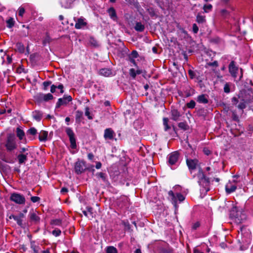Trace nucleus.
<instances>
[{
  "instance_id": "ddd939ff",
  "label": "nucleus",
  "mask_w": 253,
  "mask_h": 253,
  "mask_svg": "<svg viewBox=\"0 0 253 253\" xmlns=\"http://www.w3.org/2000/svg\"><path fill=\"white\" fill-rule=\"evenodd\" d=\"M92 208L91 207L86 208V210L83 211L84 214L88 219H91L94 217V213L92 212Z\"/></svg>"
},
{
  "instance_id": "9d476101",
  "label": "nucleus",
  "mask_w": 253,
  "mask_h": 253,
  "mask_svg": "<svg viewBox=\"0 0 253 253\" xmlns=\"http://www.w3.org/2000/svg\"><path fill=\"white\" fill-rule=\"evenodd\" d=\"M186 163L189 169L191 170L196 168L198 164V161L197 159H187Z\"/></svg>"
},
{
  "instance_id": "a878e982",
  "label": "nucleus",
  "mask_w": 253,
  "mask_h": 253,
  "mask_svg": "<svg viewBox=\"0 0 253 253\" xmlns=\"http://www.w3.org/2000/svg\"><path fill=\"white\" fill-rule=\"evenodd\" d=\"M196 21L199 23H203L206 21L205 16L198 14L196 17Z\"/></svg>"
},
{
  "instance_id": "20e7f679",
  "label": "nucleus",
  "mask_w": 253,
  "mask_h": 253,
  "mask_svg": "<svg viewBox=\"0 0 253 253\" xmlns=\"http://www.w3.org/2000/svg\"><path fill=\"white\" fill-rule=\"evenodd\" d=\"M169 165L171 168L173 166H176L179 159V154L177 152H174L170 153L168 156Z\"/></svg>"
},
{
  "instance_id": "3c124183",
  "label": "nucleus",
  "mask_w": 253,
  "mask_h": 253,
  "mask_svg": "<svg viewBox=\"0 0 253 253\" xmlns=\"http://www.w3.org/2000/svg\"><path fill=\"white\" fill-rule=\"evenodd\" d=\"M122 201L124 202V205H122L121 208H123V206H126L127 205L128 199L126 197L122 198Z\"/></svg>"
},
{
  "instance_id": "09e8293b",
  "label": "nucleus",
  "mask_w": 253,
  "mask_h": 253,
  "mask_svg": "<svg viewBox=\"0 0 253 253\" xmlns=\"http://www.w3.org/2000/svg\"><path fill=\"white\" fill-rule=\"evenodd\" d=\"M200 224L199 222H196L193 223L192 228L193 229L196 230L200 226Z\"/></svg>"
},
{
  "instance_id": "393cba45",
  "label": "nucleus",
  "mask_w": 253,
  "mask_h": 253,
  "mask_svg": "<svg viewBox=\"0 0 253 253\" xmlns=\"http://www.w3.org/2000/svg\"><path fill=\"white\" fill-rule=\"evenodd\" d=\"M30 219L35 222H38L40 220L39 217L34 212L30 213Z\"/></svg>"
},
{
  "instance_id": "72a5a7b5",
  "label": "nucleus",
  "mask_w": 253,
  "mask_h": 253,
  "mask_svg": "<svg viewBox=\"0 0 253 253\" xmlns=\"http://www.w3.org/2000/svg\"><path fill=\"white\" fill-rule=\"evenodd\" d=\"M53 98V95L51 93H47L43 95V99L44 101H47L48 100L52 99Z\"/></svg>"
},
{
  "instance_id": "b1692460",
  "label": "nucleus",
  "mask_w": 253,
  "mask_h": 253,
  "mask_svg": "<svg viewBox=\"0 0 253 253\" xmlns=\"http://www.w3.org/2000/svg\"><path fill=\"white\" fill-rule=\"evenodd\" d=\"M134 29L138 32H142L144 30V26L140 22L136 23Z\"/></svg>"
},
{
  "instance_id": "338daca9",
  "label": "nucleus",
  "mask_w": 253,
  "mask_h": 253,
  "mask_svg": "<svg viewBox=\"0 0 253 253\" xmlns=\"http://www.w3.org/2000/svg\"><path fill=\"white\" fill-rule=\"evenodd\" d=\"M204 152L207 155H209L210 153V151L208 150L204 149Z\"/></svg>"
},
{
  "instance_id": "0eeeda50",
  "label": "nucleus",
  "mask_w": 253,
  "mask_h": 253,
  "mask_svg": "<svg viewBox=\"0 0 253 253\" xmlns=\"http://www.w3.org/2000/svg\"><path fill=\"white\" fill-rule=\"evenodd\" d=\"M66 132L68 136L69 137L70 143H71V147L73 149H75L76 148V138L75 137V134L72 129L70 127H67L66 129Z\"/></svg>"
},
{
  "instance_id": "f8f14e48",
  "label": "nucleus",
  "mask_w": 253,
  "mask_h": 253,
  "mask_svg": "<svg viewBox=\"0 0 253 253\" xmlns=\"http://www.w3.org/2000/svg\"><path fill=\"white\" fill-rule=\"evenodd\" d=\"M86 25V22H85V19L83 17H81L78 19L75 27L77 29H80L84 28Z\"/></svg>"
},
{
  "instance_id": "13d9d810",
  "label": "nucleus",
  "mask_w": 253,
  "mask_h": 253,
  "mask_svg": "<svg viewBox=\"0 0 253 253\" xmlns=\"http://www.w3.org/2000/svg\"><path fill=\"white\" fill-rule=\"evenodd\" d=\"M188 74L192 79L194 78V77L195 76V73H194V71L190 70L188 71Z\"/></svg>"
},
{
  "instance_id": "864d4df0",
  "label": "nucleus",
  "mask_w": 253,
  "mask_h": 253,
  "mask_svg": "<svg viewBox=\"0 0 253 253\" xmlns=\"http://www.w3.org/2000/svg\"><path fill=\"white\" fill-rule=\"evenodd\" d=\"M238 102V99L236 97H233L232 98V103L233 105H236Z\"/></svg>"
},
{
  "instance_id": "49530a36",
  "label": "nucleus",
  "mask_w": 253,
  "mask_h": 253,
  "mask_svg": "<svg viewBox=\"0 0 253 253\" xmlns=\"http://www.w3.org/2000/svg\"><path fill=\"white\" fill-rule=\"evenodd\" d=\"M40 200V197H37V196H33V197H32L31 198V200L33 203L37 202L39 201V200Z\"/></svg>"
},
{
  "instance_id": "7ed1b4c3",
  "label": "nucleus",
  "mask_w": 253,
  "mask_h": 253,
  "mask_svg": "<svg viewBox=\"0 0 253 253\" xmlns=\"http://www.w3.org/2000/svg\"><path fill=\"white\" fill-rule=\"evenodd\" d=\"M168 198L174 205L175 209H177L178 206L177 205V201L180 202H182L184 200L185 197L180 193H174L173 190H170L168 192Z\"/></svg>"
},
{
  "instance_id": "6e6552de",
  "label": "nucleus",
  "mask_w": 253,
  "mask_h": 253,
  "mask_svg": "<svg viewBox=\"0 0 253 253\" xmlns=\"http://www.w3.org/2000/svg\"><path fill=\"white\" fill-rule=\"evenodd\" d=\"M72 97L70 95L64 96L62 98L58 99L56 104V107H59L61 105H65L72 100Z\"/></svg>"
},
{
  "instance_id": "a18cd8bd",
  "label": "nucleus",
  "mask_w": 253,
  "mask_h": 253,
  "mask_svg": "<svg viewBox=\"0 0 253 253\" xmlns=\"http://www.w3.org/2000/svg\"><path fill=\"white\" fill-rule=\"evenodd\" d=\"M61 231L59 229H55L52 231V234L55 236H58L61 234Z\"/></svg>"
},
{
  "instance_id": "a19ab883",
  "label": "nucleus",
  "mask_w": 253,
  "mask_h": 253,
  "mask_svg": "<svg viewBox=\"0 0 253 253\" xmlns=\"http://www.w3.org/2000/svg\"><path fill=\"white\" fill-rule=\"evenodd\" d=\"M129 74L133 78H135L136 76V73L135 69L131 68L129 70Z\"/></svg>"
},
{
  "instance_id": "cd10ccee",
  "label": "nucleus",
  "mask_w": 253,
  "mask_h": 253,
  "mask_svg": "<svg viewBox=\"0 0 253 253\" xmlns=\"http://www.w3.org/2000/svg\"><path fill=\"white\" fill-rule=\"evenodd\" d=\"M169 119L167 118L163 119V125L164 126V129L165 131H168L170 128V127L168 125Z\"/></svg>"
},
{
  "instance_id": "aec40b11",
  "label": "nucleus",
  "mask_w": 253,
  "mask_h": 253,
  "mask_svg": "<svg viewBox=\"0 0 253 253\" xmlns=\"http://www.w3.org/2000/svg\"><path fill=\"white\" fill-rule=\"evenodd\" d=\"M16 135L20 140H23L25 137V133L20 128L17 127L16 129Z\"/></svg>"
},
{
  "instance_id": "f3484780",
  "label": "nucleus",
  "mask_w": 253,
  "mask_h": 253,
  "mask_svg": "<svg viewBox=\"0 0 253 253\" xmlns=\"http://www.w3.org/2000/svg\"><path fill=\"white\" fill-rule=\"evenodd\" d=\"M24 217V214L23 213H20L18 216H15L14 215H11L9 216L10 219H13L15 221H16L17 224L19 225L22 224V218Z\"/></svg>"
},
{
  "instance_id": "0e129e2a",
  "label": "nucleus",
  "mask_w": 253,
  "mask_h": 253,
  "mask_svg": "<svg viewBox=\"0 0 253 253\" xmlns=\"http://www.w3.org/2000/svg\"><path fill=\"white\" fill-rule=\"evenodd\" d=\"M27 151H28L27 148L23 147V148H21L20 149V153H21V154H22V153H24Z\"/></svg>"
},
{
  "instance_id": "4d7b16f0",
  "label": "nucleus",
  "mask_w": 253,
  "mask_h": 253,
  "mask_svg": "<svg viewBox=\"0 0 253 253\" xmlns=\"http://www.w3.org/2000/svg\"><path fill=\"white\" fill-rule=\"evenodd\" d=\"M57 88L60 89V92L61 93H63L64 92L63 85L62 84H60L58 86H57Z\"/></svg>"
},
{
  "instance_id": "69168bd1",
  "label": "nucleus",
  "mask_w": 253,
  "mask_h": 253,
  "mask_svg": "<svg viewBox=\"0 0 253 253\" xmlns=\"http://www.w3.org/2000/svg\"><path fill=\"white\" fill-rule=\"evenodd\" d=\"M204 253L202 252H201L200 251H199V250H198L197 249H195L194 250V253Z\"/></svg>"
},
{
  "instance_id": "bf43d9fd",
  "label": "nucleus",
  "mask_w": 253,
  "mask_h": 253,
  "mask_svg": "<svg viewBox=\"0 0 253 253\" xmlns=\"http://www.w3.org/2000/svg\"><path fill=\"white\" fill-rule=\"evenodd\" d=\"M68 189L65 188V187H63L61 189V193H62V194H65L66 193H67L68 192Z\"/></svg>"
},
{
  "instance_id": "4c0bfd02",
  "label": "nucleus",
  "mask_w": 253,
  "mask_h": 253,
  "mask_svg": "<svg viewBox=\"0 0 253 253\" xmlns=\"http://www.w3.org/2000/svg\"><path fill=\"white\" fill-rule=\"evenodd\" d=\"M138 54L136 50H133L131 53L129 55V58H136L138 57Z\"/></svg>"
},
{
  "instance_id": "8fccbe9b",
  "label": "nucleus",
  "mask_w": 253,
  "mask_h": 253,
  "mask_svg": "<svg viewBox=\"0 0 253 253\" xmlns=\"http://www.w3.org/2000/svg\"><path fill=\"white\" fill-rule=\"evenodd\" d=\"M96 175L97 176V177L101 178L103 180H105V174H104V173H103L102 172L97 173L96 174Z\"/></svg>"
},
{
  "instance_id": "dca6fc26",
  "label": "nucleus",
  "mask_w": 253,
  "mask_h": 253,
  "mask_svg": "<svg viewBox=\"0 0 253 253\" xmlns=\"http://www.w3.org/2000/svg\"><path fill=\"white\" fill-rule=\"evenodd\" d=\"M208 96L206 94H201L197 97V101L199 103L207 104L208 103Z\"/></svg>"
},
{
  "instance_id": "e2e57ef3",
  "label": "nucleus",
  "mask_w": 253,
  "mask_h": 253,
  "mask_svg": "<svg viewBox=\"0 0 253 253\" xmlns=\"http://www.w3.org/2000/svg\"><path fill=\"white\" fill-rule=\"evenodd\" d=\"M101 166H102V165L100 162H97L95 167L97 169H99L101 168Z\"/></svg>"
},
{
  "instance_id": "7c9ffc66",
  "label": "nucleus",
  "mask_w": 253,
  "mask_h": 253,
  "mask_svg": "<svg viewBox=\"0 0 253 253\" xmlns=\"http://www.w3.org/2000/svg\"><path fill=\"white\" fill-rule=\"evenodd\" d=\"M212 6L211 4H205L203 6V10L205 12L208 13L211 10Z\"/></svg>"
},
{
  "instance_id": "de8ad7c7",
  "label": "nucleus",
  "mask_w": 253,
  "mask_h": 253,
  "mask_svg": "<svg viewBox=\"0 0 253 253\" xmlns=\"http://www.w3.org/2000/svg\"><path fill=\"white\" fill-rule=\"evenodd\" d=\"M193 28V31L195 34H196L198 33L199 28L197 25L196 24H194L192 26Z\"/></svg>"
},
{
  "instance_id": "e433bc0d",
  "label": "nucleus",
  "mask_w": 253,
  "mask_h": 253,
  "mask_svg": "<svg viewBox=\"0 0 253 253\" xmlns=\"http://www.w3.org/2000/svg\"><path fill=\"white\" fill-rule=\"evenodd\" d=\"M51 223V224H52L53 225L58 226V225H60L61 224V220L59 219H56L53 220Z\"/></svg>"
},
{
  "instance_id": "4be33fe9",
  "label": "nucleus",
  "mask_w": 253,
  "mask_h": 253,
  "mask_svg": "<svg viewBox=\"0 0 253 253\" xmlns=\"http://www.w3.org/2000/svg\"><path fill=\"white\" fill-rule=\"evenodd\" d=\"M48 133L45 131H41L39 134V140L41 141H45L47 139Z\"/></svg>"
},
{
  "instance_id": "6ab92c4d",
  "label": "nucleus",
  "mask_w": 253,
  "mask_h": 253,
  "mask_svg": "<svg viewBox=\"0 0 253 253\" xmlns=\"http://www.w3.org/2000/svg\"><path fill=\"white\" fill-rule=\"evenodd\" d=\"M171 119L174 121H177L178 120L180 116V113L176 109H173L171 111Z\"/></svg>"
},
{
  "instance_id": "412c9836",
  "label": "nucleus",
  "mask_w": 253,
  "mask_h": 253,
  "mask_svg": "<svg viewBox=\"0 0 253 253\" xmlns=\"http://www.w3.org/2000/svg\"><path fill=\"white\" fill-rule=\"evenodd\" d=\"M32 116L35 120L40 121L42 117V113L40 111H35L33 112Z\"/></svg>"
},
{
  "instance_id": "c03bdc74",
  "label": "nucleus",
  "mask_w": 253,
  "mask_h": 253,
  "mask_svg": "<svg viewBox=\"0 0 253 253\" xmlns=\"http://www.w3.org/2000/svg\"><path fill=\"white\" fill-rule=\"evenodd\" d=\"M85 115L90 120L92 119V117L90 115L89 108L87 107L85 108Z\"/></svg>"
},
{
  "instance_id": "f704fd0d",
  "label": "nucleus",
  "mask_w": 253,
  "mask_h": 253,
  "mask_svg": "<svg viewBox=\"0 0 253 253\" xmlns=\"http://www.w3.org/2000/svg\"><path fill=\"white\" fill-rule=\"evenodd\" d=\"M246 107L245 102L243 100L242 102H240V103L238 105L237 107L241 110H243Z\"/></svg>"
},
{
  "instance_id": "5701e85b",
  "label": "nucleus",
  "mask_w": 253,
  "mask_h": 253,
  "mask_svg": "<svg viewBox=\"0 0 253 253\" xmlns=\"http://www.w3.org/2000/svg\"><path fill=\"white\" fill-rule=\"evenodd\" d=\"M106 253H118V251L113 246H108L105 249Z\"/></svg>"
},
{
  "instance_id": "2f4dec72",
  "label": "nucleus",
  "mask_w": 253,
  "mask_h": 253,
  "mask_svg": "<svg viewBox=\"0 0 253 253\" xmlns=\"http://www.w3.org/2000/svg\"><path fill=\"white\" fill-rule=\"evenodd\" d=\"M83 112L80 111H77L76 112V119L77 122H80L83 117Z\"/></svg>"
},
{
  "instance_id": "58836bf2",
  "label": "nucleus",
  "mask_w": 253,
  "mask_h": 253,
  "mask_svg": "<svg viewBox=\"0 0 253 253\" xmlns=\"http://www.w3.org/2000/svg\"><path fill=\"white\" fill-rule=\"evenodd\" d=\"M224 91L225 93H228L230 92V84L229 83H226L224 86Z\"/></svg>"
},
{
  "instance_id": "473e14b6",
  "label": "nucleus",
  "mask_w": 253,
  "mask_h": 253,
  "mask_svg": "<svg viewBox=\"0 0 253 253\" xmlns=\"http://www.w3.org/2000/svg\"><path fill=\"white\" fill-rule=\"evenodd\" d=\"M61 4L62 6L65 8H70L71 6L70 3H68L67 0H61Z\"/></svg>"
},
{
  "instance_id": "c9c22d12",
  "label": "nucleus",
  "mask_w": 253,
  "mask_h": 253,
  "mask_svg": "<svg viewBox=\"0 0 253 253\" xmlns=\"http://www.w3.org/2000/svg\"><path fill=\"white\" fill-rule=\"evenodd\" d=\"M178 126L184 130H186L188 128L187 125L184 122H181L179 123Z\"/></svg>"
},
{
  "instance_id": "f03ea898",
  "label": "nucleus",
  "mask_w": 253,
  "mask_h": 253,
  "mask_svg": "<svg viewBox=\"0 0 253 253\" xmlns=\"http://www.w3.org/2000/svg\"><path fill=\"white\" fill-rule=\"evenodd\" d=\"M5 147L7 152H12L17 147V140L13 134H9L6 138Z\"/></svg>"
},
{
  "instance_id": "680f3d73",
  "label": "nucleus",
  "mask_w": 253,
  "mask_h": 253,
  "mask_svg": "<svg viewBox=\"0 0 253 253\" xmlns=\"http://www.w3.org/2000/svg\"><path fill=\"white\" fill-rule=\"evenodd\" d=\"M87 157L89 160H92L94 158V155L92 153H89L87 155Z\"/></svg>"
},
{
  "instance_id": "052dcab7",
  "label": "nucleus",
  "mask_w": 253,
  "mask_h": 253,
  "mask_svg": "<svg viewBox=\"0 0 253 253\" xmlns=\"http://www.w3.org/2000/svg\"><path fill=\"white\" fill-rule=\"evenodd\" d=\"M129 61L131 63H132L134 66H136V62L134 60L135 58H129Z\"/></svg>"
},
{
  "instance_id": "603ef678",
  "label": "nucleus",
  "mask_w": 253,
  "mask_h": 253,
  "mask_svg": "<svg viewBox=\"0 0 253 253\" xmlns=\"http://www.w3.org/2000/svg\"><path fill=\"white\" fill-rule=\"evenodd\" d=\"M51 83L50 82H44L43 83V85L44 86V89L46 90L47 87Z\"/></svg>"
},
{
  "instance_id": "6e6d98bb",
  "label": "nucleus",
  "mask_w": 253,
  "mask_h": 253,
  "mask_svg": "<svg viewBox=\"0 0 253 253\" xmlns=\"http://www.w3.org/2000/svg\"><path fill=\"white\" fill-rule=\"evenodd\" d=\"M31 248L33 249V250L34 251V252L35 253H38V247H37L36 246L32 244Z\"/></svg>"
},
{
  "instance_id": "f257e3e1",
  "label": "nucleus",
  "mask_w": 253,
  "mask_h": 253,
  "mask_svg": "<svg viewBox=\"0 0 253 253\" xmlns=\"http://www.w3.org/2000/svg\"><path fill=\"white\" fill-rule=\"evenodd\" d=\"M197 178L199 185L202 186L201 191L204 194H206L210 190L209 179L206 177L204 172L201 169H199L198 171Z\"/></svg>"
},
{
  "instance_id": "5fc2aeb1",
  "label": "nucleus",
  "mask_w": 253,
  "mask_h": 253,
  "mask_svg": "<svg viewBox=\"0 0 253 253\" xmlns=\"http://www.w3.org/2000/svg\"><path fill=\"white\" fill-rule=\"evenodd\" d=\"M56 88H57V86L53 84L51 86L50 91L52 93H54L55 92V90Z\"/></svg>"
},
{
  "instance_id": "bb28decb",
  "label": "nucleus",
  "mask_w": 253,
  "mask_h": 253,
  "mask_svg": "<svg viewBox=\"0 0 253 253\" xmlns=\"http://www.w3.org/2000/svg\"><path fill=\"white\" fill-rule=\"evenodd\" d=\"M16 48L20 53L24 52L25 50L24 46L21 43H17L16 45Z\"/></svg>"
},
{
  "instance_id": "37998d69",
  "label": "nucleus",
  "mask_w": 253,
  "mask_h": 253,
  "mask_svg": "<svg viewBox=\"0 0 253 253\" xmlns=\"http://www.w3.org/2000/svg\"><path fill=\"white\" fill-rule=\"evenodd\" d=\"M195 106V102L193 100H191L187 104V107L189 108H193Z\"/></svg>"
},
{
  "instance_id": "423d86ee",
  "label": "nucleus",
  "mask_w": 253,
  "mask_h": 253,
  "mask_svg": "<svg viewBox=\"0 0 253 253\" xmlns=\"http://www.w3.org/2000/svg\"><path fill=\"white\" fill-rule=\"evenodd\" d=\"M10 200L18 204H24L25 203V197L18 193H13L11 195Z\"/></svg>"
},
{
  "instance_id": "79ce46f5",
  "label": "nucleus",
  "mask_w": 253,
  "mask_h": 253,
  "mask_svg": "<svg viewBox=\"0 0 253 253\" xmlns=\"http://www.w3.org/2000/svg\"><path fill=\"white\" fill-rule=\"evenodd\" d=\"M25 12V9L23 7H20L18 9V14L20 16L22 17Z\"/></svg>"
},
{
  "instance_id": "a211bd4d",
  "label": "nucleus",
  "mask_w": 253,
  "mask_h": 253,
  "mask_svg": "<svg viewBox=\"0 0 253 253\" xmlns=\"http://www.w3.org/2000/svg\"><path fill=\"white\" fill-rule=\"evenodd\" d=\"M28 153L26 154H20L17 156L18 163L19 164H22L25 163L27 160Z\"/></svg>"
},
{
  "instance_id": "c756f323",
  "label": "nucleus",
  "mask_w": 253,
  "mask_h": 253,
  "mask_svg": "<svg viewBox=\"0 0 253 253\" xmlns=\"http://www.w3.org/2000/svg\"><path fill=\"white\" fill-rule=\"evenodd\" d=\"M108 12L111 18L114 20L116 18V14L115 9L113 8H110L108 10Z\"/></svg>"
},
{
  "instance_id": "774afa93",
  "label": "nucleus",
  "mask_w": 253,
  "mask_h": 253,
  "mask_svg": "<svg viewBox=\"0 0 253 253\" xmlns=\"http://www.w3.org/2000/svg\"><path fill=\"white\" fill-rule=\"evenodd\" d=\"M135 71H136V75L137 74L139 75L142 73V71L139 69H137V70H135Z\"/></svg>"
},
{
  "instance_id": "39448f33",
  "label": "nucleus",
  "mask_w": 253,
  "mask_h": 253,
  "mask_svg": "<svg viewBox=\"0 0 253 253\" xmlns=\"http://www.w3.org/2000/svg\"><path fill=\"white\" fill-rule=\"evenodd\" d=\"M75 171L79 174L83 172L86 169V165L84 161L83 160L78 161L75 164Z\"/></svg>"
},
{
  "instance_id": "4468645a",
  "label": "nucleus",
  "mask_w": 253,
  "mask_h": 253,
  "mask_svg": "<svg viewBox=\"0 0 253 253\" xmlns=\"http://www.w3.org/2000/svg\"><path fill=\"white\" fill-rule=\"evenodd\" d=\"M236 186L232 184L231 182L227 183L225 187L226 191L228 193H231L235 191L236 189Z\"/></svg>"
},
{
  "instance_id": "9b49d317",
  "label": "nucleus",
  "mask_w": 253,
  "mask_h": 253,
  "mask_svg": "<svg viewBox=\"0 0 253 253\" xmlns=\"http://www.w3.org/2000/svg\"><path fill=\"white\" fill-rule=\"evenodd\" d=\"M115 135V133L114 131L110 128H106L104 130V137L105 139H112L114 136Z\"/></svg>"
},
{
  "instance_id": "ea45409f",
  "label": "nucleus",
  "mask_w": 253,
  "mask_h": 253,
  "mask_svg": "<svg viewBox=\"0 0 253 253\" xmlns=\"http://www.w3.org/2000/svg\"><path fill=\"white\" fill-rule=\"evenodd\" d=\"M27 132H28V133H29L30 134H31L32 135H35L37 133V130L34 127H32V128H30L28 130Z\"/></svg>"
},
{
  "instance_id": "2eb2a0df",
  "label": "nucleus",
  "mask_w": 253,
  "mask_h": 253,
  "mask_svg": "<svg viewBox=\"0 0 253 253\" xmlns=\"http://www.w3.org/2000/svg\"><path fill=\"white\" fill-rule=\"evenodd\" d=\"M99 74L104 77H109L113 75V73L110 69L102 68L100 70Z\"/></svg>"
},
{
  "instance_id": "1a4fd4ad",
  "label": "nucleus",
  "mask_w": 253,
  "mask_h": 253,
  "mask_svg": "<svg viewBox=\"0 0 253 253\" xmlns=\"http://www.w3.org/2000/svg\"><path fill=\"white\" fill-rule=\"evenodd\" d=\"M238 68L235 66V62L232 61L229 65V71L232 77L236 78Z\"/></svg>"
},
{
  "instance_id": "c85d7f7f",
  "label": "nucleus",
  "mask_w": 253,
  "mask_h": 253,
  "mask_svg": "<svg viewBox=\"0 0 253 253\" xmlns=\"http://www.w3.org/2000/svg\"><path fill=\"white\" fill-rule=\"evenodd\" d=\"M7 26V27L10 28H12L15 23V21L13 18H9L8 19L6 20Z\"/></svg>"
}]
</instances>
